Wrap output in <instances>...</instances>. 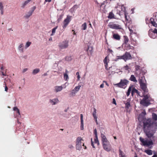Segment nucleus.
<instances>
[{
    "instance_id": "obj_23",
    "label": "nucleus",
    "mask_w": 157,
    "mask_h": 157,
    "mask_svg": "<svg viewBox=\"0 0 157 157\" xmlns=\"http://www.w3.org/2000/svg\"><path fill=\"white\" fill-rule=\"evenodd\" d=\"M49 101L52 105H55L58 103L59 102V100L57 98H55L52 100L50 99Z\"/></svg>"
},
{
    "instance_id": "obj_53",
    "label": "nucleus",
    "mask_w": 157,
    "mask_h": 157,
    "mask_svg": "<svg viewBox=\"0 0 157 157\" xmlns=\"http://www.w3.org/2000/svg\"><path fill=\"white\" fill-rule=\"evenodd\" d=\"M146 114V112L145 111H143L142 112L141 114H140L139 115V117H140L142 115H143L144 116H145Z\"/></svg>"
},
{
    "instance_id": "obj_13",
    "label": "nucleus",
    "mask_w": 157,
    "mask_h": 157,
    "mask_svg": "<svg viewBox=\"0 0 157 157\" xmlns=\"http://www.w3.org/2000/svg\"><path fill=\"white\" fill-rule=\"evenodd\" d=\"M109 27L112 29H122L121 26L118 24L110 23L109 24Z\"/></svg>"
},
{
    "instance_id": "obj_3",
    "label": "nucleus",
    "mask_w": 157,
    "mask_h": 157,
    "mask_svg": "<svg viewBox=\"0 0 157 157\" xmlns=\"http://www.w3.org/2000/svg\"><path fill=\"white\" fill-rule=\"evenodd\" d=\"M140 140L142 143L141 145L147 147L153 145V143L151 140L148 141V140H145L144 138L141 137L140 138Z\"/></svg>"
},
{
    "instance_id": "obj_12",
    "label": "nucleus",
    "mask_w": 157,
    "mask_h": 157,
    "mask_svg": "<svg viewBox=\"0 0 157 157\" xmlns=\"http://www.w3.org/2000/svg\"><path fill=\"white\" fill-rule=\"evenodd\" d=\"M122 57H123V59L125 61L131 59H132V57L130 53L127 52L123 55Z\"/></svg>"
},
{
    "instance_id": "obj_16",
    "label": "nucleus",
    "mask_w": 157,
    "mask_h": 157,
    "mask_svg": "<svg viewBox=\"0 0 157 157\" xmlns=\"http://www.w3.org/2000/svg\"><path fill=\"white\" fill-rule=\"evenodd\" d=\"M111 1V0H105L101 4V5L100 6V8H102L103 9H105L106 6L107 5H109Z\"/></svg>"
},
{
    "instance_id": "obj_64",
    "label": "nucleus",
    "mask_w": 157,
    "mask_h": 157,
    "mask_svg": "<svg viewBox=\"0 0 157 157\" xmlns=\"http://www.w3.org/2000/svg\"><path fill=\"white\" fill-rule=\"evenodd\" d=\"M104 87V84L103 83L101 84L100 85V87L101 88H103Z\"/></svg>"
},
{
    "instance_id": "obj_54",
    "label": "nucleus",
    "mask_w": 157,
    "mask_h": 157,
    "mask_svg": "<svg viewBox=\"0 0 157 157\" xmlns=\"http://www.w3.org/2000/svg\"><path fill=\"white\" fill-rule=\"evenodd\" d=\"M3 9V6L2 2H0V10Z\"/></svg>"
},
{
    "instance_id": "obj_21",
    "label": "nucleus",
    "mask_w": 157,
    "mask_h": 157,
    "mask_svg": "<svg viewBox=\"0 0 157 157\" xmlns=\"http://www.w3.org/2000/svg\"><path fill=\"white\" fill-rule=\"evenodd\" d=\"M55 91L56 92H58L61 91L63 89V87L62 86H56L55 87Z\"/></svg>"
},
{
    "instance_id": "obj_33",
    "label": "nucleus",
    "mask_w": 157,
    "mask_h": 157,
    "mask_svg": "<svg viewBox=\"0 0 157 157\" xmlns=\"http://www.w3.org/2000/svg\"><path fill=\"white\" fill-rule=\"evenodd\" d=\"M152 117L153 120L155 121L157 120V115L155 113H153L152 114Z\"/></svg>"
},
{
    "instance_id": "obj_43",
    "label": "nucleus",
    "mask_w": 157,
    "mask_h": 157,
    "mask_svg": "<svg viewBox=\"0 0 157 157\" xmlns=\"http://www.w3.org/2000/svg\"><path fill=\"white\" fill-rule=\"evenodd\" d=\"M31 42L28 41L25 44V48H27L28 47H29L30 46V45H31Z\"/></svg>"
},
{
    "instance_id": "obj_10",
    "label": "nucleus",
    "mask_w": 157,
    "mask_h": 157,
    "mask_svg": "<svg viewBox=\"0 0 157 157\" xmlns=\"http://www.w3.org/2000/svg\"><path fill=\"white\" fill-rule=\"evenodd\" d=\"M71 16L67 15L66 18L64 19L63 22V29H65L67 27L69 23L71 21Z\"/></svg>"
},
{
    "instance_id": "obj_5",
    "label": "nucleus",
    "mask_w": 157,
    "mask_h": 157,
    "mask_svg": "<svg viewBox=\"0 0 157 157\" xmlns=\"http://www.w3.org/2000/svg\"><path fill=\"white\" fill-rule=\"evenodd\" d=\"M117 14L119 15L120 16L123 14V13L125 11L126 9L124 5H122L120 6H117L116 7Z\"/></svg>"
},
{
    "instance_id": "obj_44",
    "label": "nucleus",
    "mask_w": 157,
    "mask_h": 157,
    "mask_svg": "<svg viewBox=\"0 0 157 157\" xmlns=\"http://www.w3.org/2000/svg\"><path fill=\"white\" fill-rule=\"evenodd\" d=\"M124 68L125 70H128V71H129V70L130 69L129 67L127 65H126V66H124Z\"/></svg>"
},
{
    "instance_id": "obj_17",
    "label": "nucleus",
    "mask_w": 157,
    "mask_h": 157,
    "mask_svg": "<svg viewBox=\"0 0 157 157\" xmlns=\"http://www.w3.org/2000/svg\"><path fill=\"white\" fill-rule=\"evenodd\" d=\"M112 38L115 40H119L121 39V36L118 34L114 33L113 35Z\"/></svg>"
},
{
    "instance_id": "obj_9",
    "label": "nucleus",
    "mask_w": 157,
    "mask_h": 157,
    "mask_svg": "<svg viewBox=\"0 0 157 157\" xmlns=\"http://www.w3.org/2000/svg\"><path fill=\"white\" fill-rule=\"evenodd\" d=\"M155 129H153L152 130L151 129H147L144 130L147 136L149 138L153 136L154 133V131H155Z\"/></svg>"
},
{
    "instance_id": "obj_63",
    "label": "nucleus",
    "mask_w": 157,
    "mask_h": 157,
    "mask_svg": "<svg viewBox=\"0 0 157 157\" xmlns=\"http://www.w3.org/2000/svg\"><path fill=\"white\" fill-rule=\"evenodd\" d=\"M131 99L130 98H128L126 101V103H130Z\"/></svg>"
},
{
    "instance_id": "obj_41",
    "label": "nucleus",
    "mask_w": 157,
    "mask_h": 157,
    "mask_svg": "<svg viewBox=\"0 0 157 157\" xmlns=\"http://www.w3.org/2000/svg\"><path fill=\"white\" fill-rule=\"evenodd\" d=\"M96 110L95 108L94 109V111L93 113V116L94 117L96 118V117H97L96 116Z\"/></svg>"
},
{
    "instance_id": "obj_24",
    "label": "nucleus",
    "mask_w": 157,
    "mask_h": 157,
    "mask_svg": "<svg viewBox=\"0 0 157 157\" xmlns=\"http://www.w3.org/2000/svg\"><path fill=\"white\" fill-rule=\"evenodd\" d=\"M32 0H27L24 2H23L21 5V7L24 8Z\"/></svg>"
},
{
    "instance_id": "obj_32",
    "label": "nucleus",
    "mask_w": 157,
    "mask_h": 157,
    "mask_svg": "<svg viewBox=\"0 0 157 157\" xmlns=\"http://www.w3.org/2000/svg\"><path fill=\"white\" fill-rule=\"evenodd\" d=\"M144 152L149 155H151L152 154V151L150 149L145 150Z\"/></svg>"
},
{
    "instance_id": "obj_7",
    "label": "nucleus",
    "mask_w": 157,
    "mask_h": 157,
    "mask_svg": "<svg viewBox=\"0 0 157 157\" xmlns=\"http://www.w3.org/2000/svg\"><path fill=\"white\" fill-rule=\"evenodd\" d=\"M69 41L67 40H65L59 43V47L60 49H66L68 47Z\"/></svg>"
},
{
    "instance_id": "obj_19",
    "label": "nucleus",
    "mask_w": 157,
    "mask_h": 157,
    "mask_svg": "<svg viewBox=\"0 0 157 157\" xmlns=\"http://www.w3.org/2000/svg\"><path fill=\"white\" fill-rule=\"evenodd\" d=\"M123 45H124L125 44H127L128 43L129 41V39L128 37L126 36H123Z\"/></svg>"
},
{
    "instance_id": "obj_61",
    "label": "nucleus",
    "mask_w": 157,
    "mask_h": 157,
    "mask_svg": "<svg viewBox=\"0 0 157 157\" xmlns=\"http://www.w3.org/2000/svg\"><path fill=\"white\" fill-rule=\"evenodd\" d=\"M68 147L70 149H72V148H74V147L72 145H69L68 146Z\"/></svg>"
},
{
    "instance_id": "obj_31",
    "label": "nucleus",
    "mask_w": 157,
    "mask_h": 157,
    "mask_svg": "<svg viewBox=\"0 0 157 157\" xmlns=\"http://www.w3.org/2000/svg\"><path fill=\"white\" fill-rule=\"evenodd\" d=\"M33 13L31 11H29L25 16L24 17L26 18H29L32 15Z\"/></svg>"
},
{
    "instance_id": "obj_20",
    "label": "nucleus",
    "mask_w": 157,
    "mask_h": 157,
    "mask_svg": "<svg viewBox=\"0 0 157 157\" xmlns=\"http://www.w3.org/2000/svg\"><path fill=\"white\" fill-rule=\"evenodd\" d=\"M80 118H81V125L80 128L82 130L84 129L83 128V115L82 114H80Z\"/></svg>"
},
{
    "instance_id": "obj_57",
    "label": "nucleus",
    "mask_w": 157,
    "mask_h": 157,
    "mask_svg": "<svg viewBox=\"0 0 157 157\" xmlns=\"http://www.w3.org/2000/svg\"><path fill=\"white\" fill-rule=\"evenodd\" d=\"M153 33L155 34L156 33L157 34V29H155L154 31H153Z\"/></svg>"
},
{
    "instance_id": "obj_22",
    "label": "nucleus",
    "mask_w": 157,
    "mask_h": 157,
    "mask_svg": "<svg viewBox=\"0 0 157 157\" xmlns=\"http://www.w3.org/2000/svg\"><path fill=\"white\" fill-rule=\"evenodd\" d=\"M101 137L102 138L101 140L102 142V144L109 142V141H108L106 137L104 135L102 134L101 135Z\"/></svg>"
},
{
    "instance_id": "obj_50",
    "label": "nucleus",
    "mask_w": 157,
    "mask_h": 157,
    "mask_svg": "<svg viewBox=\"0 0 157 157\" xmlns=\"http://www.w3.org/2000/svg\"><path fill=\"white\" fill-rule=\"evenodd\" d=\"M123 14L124 15V17L126 20H128V19L127 18V13H126V11H125L124 13H123Z\"/></svg>"
},
{
    "instance_id": "obj_37",
    "label": "nucleus",
    "mask_w": 157,
    "mask_h": 157,
    "mask_svg": "<svg viewBox=\"0 0 157 157\" xmlns=\"http://www.w3.org/2000/svg\"><path fill=\"white\" fill-rule=\"evenodd\" d=\"M82 29L85 30L87 27L86 24V22L84 23L82 25Z\"/></svg>"
},
{
    "instance_id": "obj_14",
    "label": "nucleus",
    "mask_w": 157,
    "mask_h": 157,
    "mask_svg": "<svg viewBox=\"0 0 157 157\" xmlns=\"http://www.w3.org/2000/svg\"><path fill=\"white\" fill-rule=\"evenodd\" d=\"M155 13H155H154V15H155V18H150V20L151 23L152 25L155 27H157V23H156L154 21V20L157 21V13Z\"/></svg>"
},
{
    "instance_id": "obj_1",
    "label": "nucleus",
    "mask_w": 157,
    "mask_h": 157,
    "mask_svg": "<svg viewBox=\"0 0 157 157\" xmlns=\"http://www.w3.org/2000/svg\"><path fill=\"white\" fill-rule=\"evenodd\" d=\"M144 130L156 129L157 127V123L155 122L152 119H148L144 120L143 122Z\"/></svg>"
},
{
    "instance_id": "obj_25",
    "label": "nucleus",
    "mask_w": 157,
    "mask_h": 157,
    "mask_svg": "<svg viewBox=\"0 0 157 157\" xmlns=\"http://www.w3.org/2000/svg\"><path fill=\"white\" fill-rule=\"evenodd\" d=\"M93 47L92 46H88V49L87 50V53L88 54L91 55L93 52Z\"/></svg>"
},
{
    "instance_id": "obj_56",
    "label": "nucleus",
    "mask_w": 157,
    "mask_h": 157,
    "mask_svg": "<svg viewBox=\"0 0 157 157\" xmlns=\"http://www.w3.org/2000/svg\"><path fill=\"white\" fill-rule=\"evenodd\" d=\"M5 90L6 92H7L8 91V88L6 86V84L5 83Z\"/></svg>"
},
{
    "instance_id": "obj_59",
    "label": "nucleus",
    "mask_w": 157,
    "mask_h": 157,
    "mask_svg": "<svg viewBox=\"0 0 157 157\" xmlns=\"http://www.w3.org/2000/svg\"><path fill=\"white\" fill-rule=\"evenodd\" d=\"M123 56H117V59H123V57H122Z\"/></svg>"
},
{
    "instance_id": "obj_38",
    "label": "nucleus",
    "mask_w": 157,
    "mask_h": 157,
    "mask_svg": "<svg viewBox=\"0 0 157 157\" xmlns=\"http://www.w3.org/2000/svg\"><path fill=\"white\" fill-rule=\"evenodd\" d=\"M94 140L95 143L97 144L98 145H99V142L98 137H95Z\"/></svg>"
},
{
    "instance_id": "obj_36",
    "label": "nucleus",
    "mask_w": 157,
    "mask_h": 157,
    "mask_svg": "<svg viewBox=\"0 0 157 157\" xmlns=\"http://www.w3.org/2000/svg\"><path fill=\"white\" fill-rule=\"evenodd\" d=\"M40 71V69L38 68L34 69L33 71V74L34 75L38 73Z\"/></svg>"
},
{
    "instance_id": "obj_15",
    "label": "nucleus",
    "mask_w": 157,
    "mask_h": 157,
    "mask_svg": "<svg viewBox=\"0 0 157 157\" xmlns=\"http://www.w3.org/2000/svg\"><path fill=\"white\" fill-rule=\"evenodd\" d=\"M141 89L144 91V93H147L148 92V90L147 88L146 84L143 83H140Z\"/></svg>"
},
{
    "instance_id": "obj_51",
    "label": "nucleus",
    "mask_w": 157,
    "mask_h": 157,
    "mask_svg": "<svg viewBox=\"0 0 157 157\" xmlns=\"http://www.w3.org/2000/svg\"><path fill=\"white\" fill-rule=\"evenodd\" d=\"M76 74L77 75V80L79 81L80 78V76L79 75V72H77L76 73Z\"/></svg>"
},
{
    "instance_id": "obj_28",
    "label": "nucleus",
    "mask_w": 157,
    "mask_h": 157,
    "mask_svg": "<svg viewBox=\"0 0 157 157\" xmlns=\"http://www.w3.org/2000/svg\"><path fill=\"white\" fill-rule=\"evenodd\" d=\"M68 72V71L66 69L65 71V73L63 74V77L64 80L66 81H67V79L69 78L68 75L67 74Z\"/></svg>"
},
{
    "instance_id": "obj_58",
    "label": "nucleus",
    "mask_w": 157,
    "mask_h": 157,
    "mask_svg": "<svg viewBox=\"0 0 157 157\" xmlns=\"http://www.w3.org/2000/svg\"><path fill=\"white\" fill-rule=\"evenodd\" d=\"M113 102H112L113 103L116 105V100H115V98H113Z\"/></svg>"
},
{
    "instance_id": "obj_48",
    "label": "nucleus",
    "mask_w": 157,
    "mask_h": 157,
    "mask_svg": "<svg viewBox=\"0 0 157 157\" xmlns=\"http://www.w3.org/2000/svg\"><path fill=\"white\" fill-rule=\"evenodd\" d=\"M76 92L75 90L73 89L71 93V95L72 96H75V94Z\"/></svg>"
},
{
    "instance_id": "obj_30",
    "label": "nucleus",
    "mask_w": 157,
    "mask_h": 157,
    "mask_svg": "<svg viewBox=\"0 0 157 157\" xmlns=\"http://www.w3.org/2000/svg\"><path fill=\"white\" fill-rule=\"evenodd\" d=\"M145 79V77L143 75L142 76H139V81L140 83H144V80Z\"/></svg>"
},
{
    "instance_id": "obj_47",
    "label": "nucleus",
    "mask_w": 157,
    "mask_h": 157,
    "mask_svg": "<svg viewBox=\"0 0 157 157\" xmlns=\"http://www.w3.org/2000/svg\"><path fill=\"white\" fill-rule=\"evenodd\" d=\"M140 67L139 65H136L135 66V69L136 71H137L140 69Z\"/></svg>"
},
{
    "instance_id": "obj_52",
    "label": "nucleus",
    "mask_w": 157,
    "mask_h": 157,
    "mask_svg": "<svg viewBox=\"0 0 157 157\" xmlns=\"http://www.w3.org/2000/svg\"><path fill=\"white\" fill-rule=\"evenodd\" d=\"M94 133L95 136V137H98L97 136V132L96 129L94 130Z\"/></svg>"
},
{
    "instance_id": "obj_29",
    "label": "nucleus",
    "mask_w": 157,
    "mask_h": 157,
    "mask_svg": "<svg viewBox=\"0 0 157 157\" xmlns=\"http://www.w3.org/2000/svg\"><path fill=\"white\" fill-rule=\"evenodd\" d=\"M119 157H126V155L121 149H119Z\"/></svg>"
},
{
    "instance_id": "obj_60",
    "label": "nucleus",
    "mask_w": 157,
    "mask_h": 157,
    "mask_svg": "<svg viewBox=\"0 0 157 157\" xmlns=\"http://www.w3.org/2000/svg\"><path fill=\"white\" fill-rule=\"evenodd\" d=\"M94 119L95 120V121L96 122V124H98V121H97V117H96V118L95 117H94Z\"/></svg>"
},
{
    "instance_id": "obj_26",
    "label": "nucleus",
    "mask_w": 157,
    "mask_h": 157,
    "mask_svg": "<svg viewBox=\"0 0 157 157\" xmlns=\"http://www.w3.org/2000/svg\"><path fill=\"white\" fill-rule=\"evenodd\" d=\"M108 58L107 57H106L104 59L103 62L105 64V69L107 70H108L107 67H108Z\"/></svg>"
},
{
    "instance_id": "obj_49",
    "label": "nucleus",
    "mask_w": 157,
    "mask_h": 157,
    "mask_svg": "<svg viewBox=\"0 0 157 157\" xmlns=\"http://www.w3.org/2000/svg\"><path fill=\"white\" fill-rule=\"evenodd\" d=\"M36 6H33V7L31 8V10H30V11H31L33 13V11H34V10L36 9Z\"/></svg>"
},
{
    "instance_id": "obj_2",
    "label": "nucleus",
    "mask_w": 157,
    "mask_h": 157,
    "mask_svg": "<svg viewBox=\"0 0 157 157\" xmlns=\"http://www.w3.org/2000/svg\"><path fill=\"white\" fill-rule=\"evenodd\" d=\"M143 97V99L140 101V104L144 106H147L151 104L150 102L153 100L148 94L144 95Z\"/></svg>"
},
{
    "instance_id": "obj_46",
    "label": "nucleus",
    "mask_w": 157,
    "mask_h": 157,
    "mask_svg": "<svg viewBox=\"0 0 157 157\" xmlns=\"http://www.w3.org/2000/svg\"><path fill=\"white\" fill-rule=\"evenodd\" d=\"M149 36L150 37L152 38H155V34H153V33H152L150 34Z\"/></svg>"
},
{
    "instance_id": "obj_55",
    "label": "nucleus",
    "mask_w": 157,
    "mask_h": 157,
    "mask_svg": "<svg viewBox=\"0 0 157 157\" xmlns=\"http://www.w3.org/2000/svg\"><path fill=\"white\" fill-rule=\"evenodd\" d=\"M91 145L92 146L93 148H95V146H94V145L93 142V141H92V138H91Z\"/></svg>"
},
{
    "instance_id": "obj_34",
    "label": "nucleus",
    "mask_w": 157,
    "mask_h": 157,
    "mask_svg": "<svg viewBox=\"0 0 157 157\" xmlns=\"http://www.w3.org/2000/svg\"><path fill=\"white\" fill-rule=\"evenodd\" d=\"M23 44H21L18 47V49L19 50L21 51V52H23Z\"/></svg>"
},
{
    "instance_id": "obj_18",
    "label": "nucleus",
    "mask_w": 157,
    "mask_h": 157,
    "mask_svg": "<svg viewBox=\"0 0 157 157\" xmlns=\"http://www.w3.org/2000/svg\"><path fill=\"white\" fill-rule=\"evenodd\" d=\"M124 46L125 49L127 50H129L130 49H133L134 48V47L131 46L128 43L127 44L124 45Z\"/></svg>"
},
{
    "instance_id": "obj_42",
    "label": "nucleus",
    "mask_w": 157,
    "mask_h": 157,
    "mask_svg": "<svg viewBox=\"0 0 157 157\" xmlns=\"http://www.w3.org/2000/svg\"><path fill=\"white\" fill-rule=\"evenodd\" d=\"M58 26H57L56 27L54 28L53 29H52V33L51 35H53V34L55 33L56 30V29L57 28Z\"/></svg>"
},
{
    "instance_id": "obj_6",
    "label": "nucleus",
    "mask_w": 157,
    "mask_h": 157,
    "mask_svg": "<svg viewBox=\"0 0 157 157\" xmlns=\"http://www.w3.org/2000/svg\"><path fill=\"white\" fill-rule=\"evenodd\" d=\"M83 140L81 137H78L76 140V148L77 150H80L82 148V142Z\"/></svg>"
},
{
    "instance_id": "obj_4",
    "label": "nucleus",
    "mask_w": 157,
    "mask_h": 157,
    "mask_svg": "<svg viewBox=\"0 0 157 157\" xmlns=\"http://www.w3.org/2000/svg\"><path fill=\"white\" fill-rule=\"evenodd\" d=\"M128 82V81L126 79H121L119 83H117L115 85L118 87L125 88Z\"/></svg>"
},
{
    "instance_id": "obj_8",
    "label": "nucleus",
    "mask_w": 157,
    "mask_h": 157,
    "mask_svg": "<svg viewBox=\"0 0 157 157\" xmlns=\"http://www.w3.org/2000/svg\"><path fill=\"white\" fill-rule=\"evenodd\" d=\"M137 90H138L136 89L133 86H130L129 87L128 91L126 93V95L127 96H129L131 91H132V96H133L134 93H136L137 92Z\"/></svg>"
},
{
    "instance_id": "obj_39",
    "label": "nucleus",
    "mask_w": 157,
    "mask_h": 157,
    "mask_svg": "<svg viewBox=\"0 0 157 157\" xmlns=\"http://www.w3.org/2000/svg\"><path fill=\"white\" fill-rule=\"evenodd\" d=\"M13 110L14 111H16L17 113H18L19 115H20V113L19 110L17 107H14L13 108Z\"/></svg>"
},
{
    "instance_id": "obj_11",
    "label": "nucleus",
    "mask_w": 157,
    "mask_h": 157,
    "mask_svg": "<svg viewBox=\"0 0 157 157\" xmlns=\"http://www.w3.org/2000/svg\"><path fill=\"white\" fill-rule=\"evenodd\" d=\"M104 149L106 151L109 152L111 150L112 147L109 142L102 144Z\"/></svg>"
},
{
    "instance_id": "obj_45",
    "label": "nucleus",
    "mask_w": 157,
    "mask_h": 157,
    "mask_svg": "<svg viewBox=\"0 0 157 157\" xmlns=\"http://www.w3.org/2000/svg\"><path fill=\"white\" fill-rule=\"evenodd\" d=\"M125 107L127 109H128L130 106V103H125Z\"/></svg>"
},
{
    "instance_id": "obj_40",
    "label": "nucleus",
    "mask_w": 157,
    "mask_h": 157,
    "mask_svg": "<svg viewBox=\"0 0 157 157\" xmlns=\"http://www.w3.org/2000/svg\"><path fill=\"white\" fill-rule=\"evenodd\" d=\"M81 87V86H76L75 88L74 89V90H75L77 92H78L79 89H80V87Z\"/></svg>"
},
{
    "instance_id": "obj_27",
    "label": "nucleus",
    "mask_w": 157,
    "mask_h": 157,
    "mask_svg": "<svg viewBox=\"0 0 157 157\" xmlns=\"http://www.w3.org/2000/svg\"><path fill=\"white\" fill-rule=\"evenodd\" d=\"M129 80L135 83L137 82L136 77L133 75H131Z\"/></svg>"
},
{
    "instance_id": "obj_35",
    "label": "nucleus",
    "mask_w": 157,
    "mask_h": 157,
    "mask_svg": "<svg viewBox=\"0 0 157 157\" xmlns=\"http://www.w3.org/2000/svg\"><path fill=\"white\" fill-rule=\"evenodd\" d=\"M114 14L112 12H110L109 13L108 17L110 19H112L114 18Z\"/></svg>"
},
{
    "instance_id": "obj_62",
    "label": "nucleus",
    "mask_w": 157,
    "mask_h": 157,
    "mask_svg": "<svg viewBox=\"0 0 157 157\" xmlns=\"http://www.w3.org/2000/svg\"><path fill=\"white\" fill-rule=\"evenodd\" d=\"M28 70V69L27 68H25V69H24L23 70V71H22V72L23 73H24L25 72H26V71H27Z\"/></svg>"
}]
</instances>
